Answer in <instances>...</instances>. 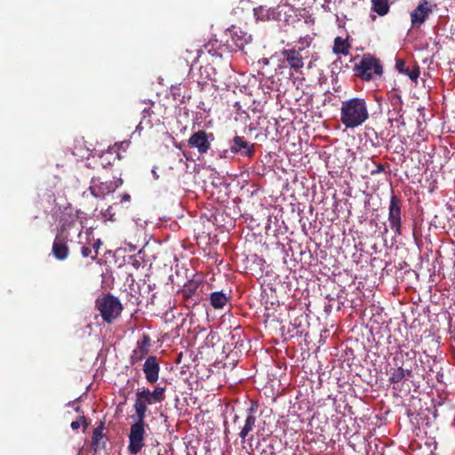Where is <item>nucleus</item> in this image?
<instances>
[{"mask_svg": "<svg viewBox=\"0 0 455 455\" xmlns=\"http://www.w3.org/2000/svg\"><path fill=\"white\" fill-rule=\"evenodd\" d=\"M369 118L367 104L363 98H351L341 102L340 121L347 129L362 125Z\"/></svg>", "mask_w": 455, "mask_h": 455, "instance_id": "nucleus-1", "label": "nucleus"}, {"mask_svg": "<svg viewBox=\"0 0 455 455\" xmlns=\"http://www.w3.org/2000/svg\"><path fill=\"white\" fill-rule=\"evenodd\" d=\"M164 387L156 386L153 390L146 387L138 389L135 394V401L133 408L135 410V417L146 419L148 405L156 403H162L165 399Z\"/></svg>", "mask_w": 455, "mask_h": 455, "instance_id": "nucleus-2", "label": "nucleus"}, {"mask_svg": "<svg viewBox=\"0 0 455 455\" xmlns=\"http://www.w3.org/2000/svg\"><path fill=\"white\" fill-rule=\"evenodd\" d=\"M95 307L107 323H112L117 319L124 309L120 300L111 293L98 298L95 301Z\"/></svg>", "mask_w": 455, "mask_h": 455, "instance_id": "nucleus-3", "label": "nucleus"}, {"mask_svg": "<svg viewBox=\"0 0 455 455\" xmlns=\"http://www.w3.org/2000/svg\"><path fill=\"white\" fill-rule=\"evenodd\" d=\"M122 184L121 179L116 180L115 177L109 179L106 175L99 173L92 177L89 191L92 196L103 199L106 196L115 192Z\"/></svg>", "mask_w": 455, "mask_h": 455, "instance_id": "nucleus-4", "label": "nucleus"}, {"mask_svg": "<svg viewBox=\"0 0 455 455\" xmlns=\"http://www.w3.org/2000/svg\"><path fill=\"white\" fill-rule=\"evenodd\" d=\"M355 75L363 81H370L374 75L380 76L383 68L379 60L371 55H364L359 64L354 67Z\"/></svg>", "mask_w": 455, "mask_h": 455, "instance_id": "nucleus-5", "label": "nucleus"}, {"mask_svg": "<svg viewBox=\"0 0 455 455\" xmlns=\"http://www.w3.org/2000/svg\"><path fill=\"white\" fill-rule=\"evenodd\" d=\"M145 419L136 418V421L131 426L129 434L128 451L131 454L137 455L144 446Z\"/></svg>", "mask_w": 455, "mask_h": 455, "instance_id": "nucleus-6", "label": "nucleus"}, {"mask_svg": "<svg viewBox=\"0 0 455 455\" xmlns=\"http://www.w3.org/2000/svg\"><path fill=\"white\" fill-rule=\"evenodd\" d=\"M68 234L62 226L57 232L52 243V253L53 257L60 261L68 259L69 255Z\"/></svg>", "mask_w": 455, "mask_h": 455, "instance_id": "nucleus-7", "label": "nucleus"}, {"mask_svg": "<svg viewBox=\"0 0 455 455\" xmlns=\"http://www.w3.org/2000/svg\"><path fill=\"white\" fill-rule=\"evenodd\" d=\"M213 140V133H208L204 130H198L191 134L188 143L190 148H196L200 155H204L211 149Z\"/></svg>", "mask_w": 455, "mask_h": 455, "instance_id": "nucleus-8", "label": "nucleus"}, {"mask_svg": "<svg viewBox=\"0 0 455 455\" xmlns=\"http://www.w3.org/2000/svg\"><path fill=\"white\" fill-rule=\"evenodd\" d=\"M388 221L395 235L402 234V202L396 196H392L388 206Z\"/></svg>", "mask_w": 455, "mask_h": 455, "instance_id": "nucleus-9", "label": "nucleus"}, {"mask_svg": "<svg viewBox=\"0 0 455 455\" xmlns=\"http://www.w3.org/2000/svg\"><path fill=\"white\" fill-rule=\"evenodd\" d=\"M303 48L295 47L283 49L281 51L283 62L286 63L290 69L295 73L301 71L304 67V57L302 55Z\"/></svg>", "mask_w": 455, "mask_h": 455, "instance_id": "nucleus-10", "label": "nucleus"}, {"mask_svg": "<svg viewBox=\"0 0 455 455\" xmlns=\"http://www.w3.org/2000/svg\"><path fill=\"white\" fill-rule=\"evenodd\" d=\"M229 150L234 155H240L243 157L252 158L255 155V144L247 141L242 136H235Z\"/></svg>", "mask_w": 455, "mask_h": 455, "instance_id": "nucleus-11", "label": "nucleus"}, {"mask_svg": "<svg viewBox=\"0 0 455 455\" xmlns=\"http://www.w3.org/2000/svg\"><path fill=\"white\" fill-rule=\"evenodd\" d=\"M151 346V339L149 335L143 333L141 338L137 341L135 348L130 356V363L135 364L141 362L149 352Z\"/></svg>", "mask_w": 455, "mask_h": 455, "instance_id": "nucleus-12", "label": "nucleus"}, {"mask_svg": "<svg viewBox=\"0 0 455 455\" xmlns=\"http://www.w3.org/2000/svg\"><path fill=\"white\" fill-rule=\"evenodd\" d=\"M142 370L148 384L154 385L157 382L160 373V365L156 355H150L146 359Z\"/></svg>", "mask_w": 455, "mask_h": 455, "instance_id": "nucleus-13", "label": "nucleus"}, {"mask_svg": "<svg viewBox=\"0 0 455 455\" xmlns=\"http://www.w3.org/2000/svg\"><path fill=\"white\" fill-rule=\"evenodd\" d=\"M431 12L430 3L427 0H420L418 6L411 13V26L416 27L423 24Z\"/></svg>", "mask_w": 455, "mask_h": 455, "instance_id": "nucleus-14", "label": "nucleus"}, {"mask_svg": "<svg viewBox=\"0 0 455 455\" xmlns=\"http://www.w3.org/2000/svg\"><path fill=\"white\" fill-rule=\"evenodd\" d=\"M200 72L201 75L204 72L206 74L207 80L211 81L212 85L216 88H221L228 84V79L227 75L222 72H219L216 68L212 65L201 67Z\"/></svg>", "mask_w": 455, "mask_h": 455, "instance_id": "nucleus-15", "label": "nucleus"}, {"mask_svg": "<svg viewBox=\"0 0 455 455\" xmlns=\"http://www.w3.org/2000/svg\"><path fill=\"white\" fill-rule=\"evenodd\" d=\"M253 12L256 20L260 21L280 20L282 15L280 5L269 9H266L264 6H259L255 8Z\"/></svg>", "mask_w": 455, "mask_h": 455, "instance_id": "nucleus-16", "label": "nucleus"}, {"mask_svg": "<svg viewBox=\"0 0 455 455\" xmlns=\"http://www.w3.org/2000/svg\"><path fill=\"white\" fill-rule=\"evenodd\" d=\"M256 412V408L252 404L250 408L247 409V416L245 419V422L243 427H242L239 436L242 440H244L248 434L253 429L256 423V416L254 415Z\"/></svg>", "mask_w": 455, "mask_h": 455, "instance_id": "nucleus-17", "label": "nucleus"}, {"mask_svg": "<svg viewBox=\"0 0 455 455\" xmlns=\"http://www.w3.org/2000/svg\"><path fill=\"white\" fill-rule=\"evenodd\" d=\"M388 381L393 384L400 383L405 377L411 378L412 371L411 369H403L402 366L390 368L387 371Z\"/></svg>", "mask_w": 455, "mask_h": 455, "instance_id": "nucleus-18", "label": "nucleus"}, {"mask_svg": "<svg viewBox=\"0 0 455 455\" xmlns=\"http://www.w3.org/2000/svg\"><path fill=\"white\" fill-rule=\"evenodd\" d=\"M104 423L100 422V424L94 428L92 437V447L95 452L99 451L101 449H105L106 441H104Z\"/></svg>", "mask_w": 455, "mask_h": 455, "instance_id": "nucleus-19", "label": "nucleus"}, {"mask_svg": "<svg viewBox=\"0 0 455 455\" xmlns=\"http://www.w3.org/2000/svg\"><path fill=\"white\" fill-rule=\"evenodd\" d=\"M198 283L195 282H190L187 283L183 290H182V295L184 299L188 303H191L192 305H196L199 301L198 296L196 297V291L198 289Z\"/></svg>", "mask_w": 455, "mask_h": 455, "instance_id": "nucleus-20", "label": "nucleus"}, {"mask_svg": "<svg viewBox=\"0 0 455 455\" xmlns=\"http://www.w3.org/2000/svg\"><path fill=\"white\" fill-rule=\"evenodd\" d=\"M350 48H351V45L348 43L347 39H343L340 36H337L334 39L332 52L335 54L347 55L349 53Z\"/></svg>", "mask_w": 455, "mask_h": 455, "instance_id": "nucleus-21", "label": "nucleus"}, {"mask_svg": "<svg viewBox=\"0 0 455 455\" xmlns=\"http://www.w3.org/2000/svg\"><path fill=\"white\" fill-rule=\"evenodd\" d=\"M210 302L215 309H221L226 306L228 297L223 291H214L210 296Z\"/></svg>", "mask_w": 455, "mask_h": 455, "instance_id": "nucleus-22", "label": "nucleus"}, {"mask_svg": "<svg viewBox=\"0 0 455 455\" xmlns=\"http://www.w3.org/2000/svg\"><path fill=\"white\" fill-rule=\"evenodd\" d=\"M372 11L379 16H384L389 12L388 0H371Z\"/></svg>", "mask_w": 455, "mask_h": 455, "instance_id": "nucleus-23", "label": "nucleus"}, {"mask_svg": "<svg viewBox=\"0 0 455 455\" xmlns=\"http://www.w3.org/2000/svg\"><path fill=\"white\" fill-rule=\"evenodd\" d=\"M117 156L118 154H115L112 151H107L102 153L100 156V164L102 168L107 169L108 166L112 165V161H115Z\"/></svg>", "mask_w": 455, "mask_h": 455, "instance_id": "nucleus-24", "label": "nucleus"}, {"mask_svg": "<svg viewBox=\"0 0 455 455\" xmlns=\"http://www.w3.org/2000/svg\"><path fill=\"white\" fill-rule=\"evenodd\" d=\"M388 100L395 111H396L397 113H400L402 111L403 100L399 94L395 92L391 93L388 97Z\"/></svg>", "mask_w": 455, "mask_h": 455, "instance_id": "nucleus-25", "label": "nucleus"}, {"mask_svg": "<svg viewBox=\"0 0 455 455\" xmlns=\"http://www.w3.org/2000/svg\"><path fill=\"white\" fill-rule=\"evenodd\" d=\"M152 126H153V124L150 119H148V120L141 119L140 124L137 125L135 131L132 132V138L135 137L136 135L140 136L141 132L144 128L150 129V128H152Z\"/></svg>", "mask_w": 455, "mask_h": 455, "instance_id": "nucleus-26", "label": "nucleus"}, {"mask_svg": "<svg viewBox=\"0 0 455 455\" xmlns=\"http://www.w3.org/2000/svg\"><path fill=\"white\" fill-rule=\"evenodd\" d=\"M399 348L401 350V353H404V355L410 359V360H414L416 358V355H417V351L413 348H411L410 350L408 351H404V348L405 349H408L409 348V346H407L406 344H403V345H400L399 346Z\"/></svg>", "mask_w": 455, "mask_h": 455, "instance_id": "nucleus-27", "label": "nucleus"}, {"mask_svg": "<svg viewBox=\"0 0 455 455\" xmlns=\"http://www.w3.org/2000/svg\"><path fill=\"white\" fill-rule=\"evenodd\" d=\"M81 424L84 425V429L87 427L88 424L86 423V419L84 416H80L77 420H75L71 423V427L74 430H76L80 427Z\"/></svg>", "mask_w": 455, "mask_h": 455, "instance_id": "nucleus-28", "label": "nucleus"}, {"mask_svg": "<svg viewBox=\"0 0 455 455\" xmlns=\"http://www.w3.org/2000/svg\"><path fill=\"white\" fill-rule=\"evenodd\" d=\"M419 67L416 65L413 67L412 69H410L409 73H407V76L410 77L411 80L417 81V79L419 76Z\"/></svg>", "mask_w": 455, "mask_h": 455, "instance_id": "nucleus-29", "label": "nucleus"}, {"mask_svg": "<svg viewBox=\"0 0 455 455\" xmlns=\"http://www.w3.org/2000/svg\"><path fill=\"white\" fill-rule=\"evenodd\" d=\"M235 45L242 49L246 44H248V39L245 36H238L236 39L233 38Z\"/></svg>", "mask_w": 455, "mask_h": 455, "instance_id": "nucleus-30", "label": "nucleus"}, {"mask_svg": "<svg viewBox=\"0 0 455 455\" xmlns=\"http://www.w3.org/2000/svg\"><path fill=\"white\" fill-rule=\"evenodd\" d=\"M153 114V111L151 110V107H146L142 109V120H148L150 119L151 116Z\"/></svg>", "mask_w": 455, "mask_h": 455, "instance_id": "nucleus-31", "label": "nucleus"}, {"mask_svg": "<svg viewBox=\"0 0 455 455\" xmlns=\"http://www.w3.org/2000/svg\"><path fill=\"white\" fill-rule=\"evenodd\" d=\"M406 68L405 61L402 59H397L395 61V68L399 73L403 72Z\"/></svg>", "mask_w": 455, "mask_h": 455, "instance_id": "nucleus-32", "label": "nucleus"}, {"mask_svg": "<svg viewBox=\"0 0 455 455\" xmlns=\"http://www.w3.org/2000/svg\"><path fill=\"white\" fill-rule=\"evenodd\" d=\"M100 244H101V242H100V239L96 240V241L93 243V244H92V248H93V250H94V255H92V260H94V259H97L98 254H99L98 250H99V248H100Z\"/></svg>", "mask_w": 455, "mask_h": 455, "instance_id": "nucleus-33", "label": "nucleus"}, {"mask_svg": "<svg viewBox=\"0 0 455 455\" xmlns=\"http://www.w3.org/2000/svg\"><path fill=\"white\" fill-rule=\"evenodd\" d=\"M385 171V165L382 164H379L376 165V168L371 171V175L375 176L380 172Z\"/></svg>", "mask_w": 455, "mask_h": 455, "instance_id": "nucleus-34", "label": "nucleus"}, {"mask_svg": "<svg viewBox=\"0 0 455 455\" xmlns=\"http://www.w3.org/2000/svg\"><path fill=\"white\" fill-rule=\"evenodd\" d=\"M81 253L84 258H87L92 254V249L87 246H83L81 250Z\"/></svg>", "mask_w": 455, "mask_h": 455, "instance_id": "nucleus-35", "label": "nucleus"}, {"mask_svg": "<svg viewBox=\"0 0 455 455\" xmlns=\"http://www.w3.org/2000/svg\"><path fill=\"white\" fill-rule=\"evenodd\" d=\"M107 220H110V221H115L116 219L115 217L113 216V214L111 213V207H108V209H107L106 211V213H105V216H104Z\"/></svg>", "mask_w": 455, "mask_h": 455, "instance_id": "nucleus-36", "label": "nucleus"}, {"mask_svg": "<svg viewBox=\"0 0 455 455\" xmlns=\"http://www.w3.org/2000/svg\"><path fill=\"white\" fill-rule=\"evenodd\" d=\"M131 200V196L129 194L122 195L121 201L122 202H129Z\"/></svg>", "mask_w": 455, "mask_h": 455, "instance_id": "nucleus-37", "label": "nucleus"}, {"mask_svg": "<svg viewBox=\"0 0 455 455\" xmlns=\"http://www.w3.org/2000/svg\"><path fill=\"white\" fill-rule=\"evenodd\" d=\"M409 71H410V68L406 67V68H404V71H403V72H401V73H402V74H404V75H406V76H407V73H409Z\"/></svg>", "mask_w": 455, "mask_h": 455, "instance_id": "nucleus-38", "label": "nucleus"}, {"mask_svg": "<svg viewBox=\"0 0 455 455\" xmlns=\"http://www.w3.org/2000/svg\"><path fill=\"white\" fill-rule=\"evenodd\" d=\"M238 419H239V417H238L237 415H235V418H234V421H235H235H237V420H238Z\"/></svg>", "mask_w": 455, "mask_h": 455, "instance_id": "nucleus-39", "label": "nucleus"}]
</instances>
